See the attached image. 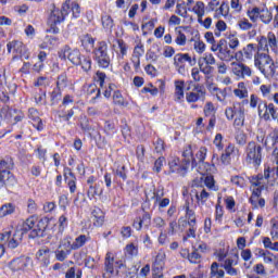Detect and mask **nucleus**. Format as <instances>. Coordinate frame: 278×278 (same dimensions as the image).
Listing matches in <instances>:
<instances>
[{"label": "nucleus", "instance_id": "nucleus-8", "mask_svg": "<svg viewBox=\"0 0 278 278\" xmlns=\"http://www.w3.org/2000/svg\"><path fill=\"white\" fill-rule=\"evenodd\" d=\"M214 64H216V58L212 53H204L198 60V66L203 75H212L214 73Z\"/></svg>", "mask_w": 278, "mask_h": 278}, {"label": "nucleus", "instance_id": "nucleus-30", "mask_svg": "<svg viewBox=\"0 0 278 278\" xmlns=\"http://www.w3.org/2000/svg\"><path fill=\"white\" fill-rule=\"evenodd\" d=\"M182 162H185L188 166H190V162L192 166H197V159L192 157V146H188L185 148L182 152Z\"/></svg>", "mask_w": 278, "mask_h": 278}, {"label": "nucleus", "instance_id": "nucleus-53", "mask_svg": "<svg viewBox=\"0 0 278 278\" xmlns=\"http://www.w3.org/2000/svg\"><path fill=\"white\" fill-rule=\"evenodd\" d=\"M83 271L80 268L71 267L65 273V278H81Z\"/></svg>", "mask_w": 278, "mask_h": 278}, {"label": "nucleus", "instance_id": "nucleus-38", "mask_svg": "<svg viewBox=\"0 0 278 278\" xmlns=\"http://www.w3.org/2000/svg\"><path fill=\"white\" fill-rule=\"evenodd\" d=\"M70 175V179H67V186L70 188V192L71 194H75V192L77 191V177H75V174H73V172L71 169H66Z\"/></svg>", "mask_w": 278, "mask_h": 278}, {"label": "nucleus", "instance_id": "nucleus-24", "mask_svg": "<svg viewBox=\"0 0 278 278\" xmlns=\"http://www.w3.org/2000/svg\"><path fill=\"white\" fill-rule=\"evenodd\" d=\"M74 66H80L84 73H90V71H92V59L81 54L78 63H76Z\"/></svg>", "mask_w": 278, "mask_h": 278}, {"label": "nucleus", "instance_id": "nucleus-28", "mask_svg": "<svg viewBox=\"0 0 278 278\" xmlns=\"http://www.w3.org/2000/svg\"><path fill=\"white\" fill-rule=\"evenodd\" d=\"M217 58L224 62H231L233 60V52L227 48V46H222L220 50L217 53Z\"/></svg>", "mask_w": 278, "mask_h": 278}, {"label": "nucleus", "instance_id": "nucleus-11", "mask_svg": "<svg viewBox=\"0 0 278 278\" xmlns=\"http://www.w3.org/2000/svg\"><path fill=\"white\" fill-rule=\"evenodd\" d=\"M231 71L238 79H245V77H251V75H253V70L241 62H232Z\"/></svg>", "mask_w": 278, "mask_h": 278}, {"label": "nucleus", "instance_id": "nucleus-56", "mask_svg": "<svg viewBox=\"0 0 278 278\" xmlns=\"http://www.w3.org/2000/svg\"><path fill=\"white\" fill-rule=\"evenodd\" d=\"M250 21H252V23H257V20L260 18V14H261V10L260 8H253L252 10H248L247 12Z\"/></svg>", "mask_w": 278, "mask_h": 278}, {"label": "nucleus", "instance_id": "nucleus-33", "mask_svg": "<svg viewBox=\"0 0 278 278\" xmlns=\"http://www.w3.org/2000/svg\"><path fill=\"white\" fill-rule=\"evenodd\" d=\"M87 242H90V237L86 235H79L72 243L73 251L81 249V247H85Z\"/></svg>", "mask_w": 278, "mask_h": 278}, {"label": "nucleus", "instance_id": "nucleus-44", "mask_svg": "<svg viewBox=\"0 0 278 278\" xmlns=\"http://www.w3.org/2000/svg\"><path fill=\"white\" fill-rule=\"evenodd\" d=\"M258 18H261L262 23H265V25H268L270 21H273V13L268 11V9H263L261 10Z\"/></svg>", "mask_w": 278, "mask_h": 278}, {"label": "nucleus", "instance_id": "nucleus-12", "mask_svg": "<svg viewBox=\"0 0 278 278\" xmlns=\"http://www.w3.org/2000/svg\"><path fill=\"white\" fill-rule=\"evenodd\" d=\"M187 103H197V101H205V89L201 85H195L193 90L186 93Z\"/></svg>", "mask_w": 278, "mask_h": 278}, {"label": "nucleus", "instance_id": "nucleus-42", "mask_svg": "<svg viewBox=\"0 0 278 278\" xmlns=\"http://www.w3.org/2000/svg\"><path fill=\"white\" fill-rule=\"evenodd\" d=\"M58 249H61V251H65L66 253H71V251H73V243H71V237H65L63 240H61Z\"/></svg>", "mask_w": 278, "mask_h": 278}, {"label": "nucleus", "instance_id": "nucleus-58", "mask_svg": "<svg viewBox=\"0 0 278 278\" xmlns=\"http://www.w3.org/2000/svg\"><path fill=\"white\" fill-rule=\"evenodd\" d=\"M267 45L273 51H277V37L275 36V33L267 34Z\"/></svg>", "mask_w": 278, "mask_h": 278}, {"label": "nucleus", "instance_id": "nucleus-9", "mask_svg": "<svg viewBox=\"0 0 278 278\" xmlns=\"http://www.w3.org/2000/svg\"><path fill=\"white\" fill-rule=\"evenodd\" d=\"M59 58H60V60H68L75 66L76 64H79V59L81 58V52L77 48L72 49V48H70V46H64L59 51Z\"/></svg>", "mask_w": 278, "mask_h": 278}, {"label": "nucleus", "instance_id": "nucleus-43", "mask_svg": "<svg viewBox=\"0 0 278 278\" xmlns=\"http://www.w3.org/2000/svg\"><path fill=\"white\" fill-rule=\"evenodd\" d=\"M237 27H239L241 31H250V29H253V24H251L247 17H242L237 22Z\"/></svg>", "mask_w": 278, "mask_h": 278}, {"label": "nucleus", "instance_id": "nucleus-55", "mask_svg": "<svg viewBox=\"0 0 278 278\" xmlns=\"http://www.w3.org/2000/svg\"><path fill=\"white\" fill-rule=\"evenodd\" d=\"M15 110L10 109V106L5 105L0 110V116L1 119L3 121V118H7L8 121H10V118H12L13 114L15 113Z\"/></svg>", "mask_w": 278, "mask_h": 278}, {"label": "nucleus", "instance_id": "nucleus-41", "mask_svg": "<svg viewBox=\"0 0 278 278\" xmlns=\"http://www.w3.org/2000/svg\"><path fill=\"white\" fill-rule=\"evenodd\" d=\"M102 26L105 29V31H112L114 28V20L112 16L104 14L102 15Z\"/></svg>", "mask_w": 278, "mask_h": 278}, {"label": "nucleus", "instance_id": "nucleus-31", "mask_svg": "<svg viewBox=\"0 0 278 278\" xmlns=\"http://www.w3.org/2000/svg\"><path fill=\"white\" fill-rule=\"evenodd\" d=\"M116 45L118 49V51L116 52L117 60L118 62H122L125 60V55H127V49H129V47L122 39H117Z\"/></svg>", "mask_w": 278, "mask_h": 278}, {"label": "nucleus", "instance_id": "nucleus-48", "mask_svg": "<svg viewBox=\"0 0 278 278\" xmlns=\"http://www.w3.org/2000/svg\"><path fill=\"white\" fill-rule=\"evenodd\" d=\"M186 218L188 219V225H197V215L190 208V204H186Z\"/></svg>", "mask_w": 278, "mask_h": 278}, {"label": "nucleus", "instance_id": "nucleus-17", "mask_svg": "<svg viewBox=\"0 0 278 278\" xmlns=\"http://www.w3.org/2000/svg\"><path fill=\"white\" fill-rule=\"evenodd\" d=\"M8 53H12L13 58H23L25 45L21 41H11L7 45Z\"/></svg>", "mask_w": 278, "mask_h": 278}, {"label": "nucleus", "instance_id": "nucleus-20", "mask_svg": "<svg viewBox=\"0 0 278 278\" xmlns=\"http://www.w3.org/2000/svg\"><path fill=\"white\" fill-rule=\"evenodd\" d=\"M174 86H175L174 101H176V103H181L185 97L184 87L186 86V81L175 80Z\"/></svg>", "mask_w": 278, "mask_h": 278}, {"label": "nucleus", "instance_id": "nucleus-14", "mask_svg": "<svg viewBox=\"0 0 278 278\" xmlns=\"http://www.w3.org/2000/svg\"><path fill=\"white\" fill-rule=\"evenodd\" d=\"M30 262H31V258H29L27 256H21L17 258H13L9 263V268L13 273H18V270H24L26 267H28Z\"/></svg>", "mask_w": 278, "mask_h": 278}, {"label": "nucleus", "instance_id": "nucleus-63", "mask_svg": "<svg viewBox=\"0 0 278 278\" xmlns=\"http://www.w3.org/2000/svg\"><path fill=\"white\" fill-rule=\"evenodd\" d=\"M204 114L205 116H214V114H216V109L214 108V103L207 102L204 105Z\"/></svg>", "mask_w": 278, "mask_h": 278}, {"label": "nucleus", "instance_id": "nucleus-23", "mask_svg": "<svg viewBox=\"0 0 278 278\" xmlns=\"http://www.w3.org/2000/svg\"><path fill=\"white\" fill-rule=\"evenodd\" d=\"M53 252L49 248L40 249L37 252V258L41 262L42 266H49L51 264V255Z\"/></svg>", "mask_w": 278, "mask_h": 278}, {"label": "nucleus", "instance_id": "nucleus-10", "mask_svg": "<svg viewBox=\"0 0 278 278\" xmlns=\"http://www.w3.org/2000/svg\"><path fill=\"white\" fill-rule=\"evenodd\" d=\"M66 14H68V7L64 5L62 10L52 5L51 13L48 20L49 25H60V23H64V18H66Z\"/></svg>", "mask_w": 278, "mask_h": 278}, {"label": "nucleus", "instance_id": "nucleus-34", "mask_svg": "<svg viewBox=\"0 0 278 278\" xmlns=\"http://www.w3.org/2000/svg\"><path fill=\"white\" fill-rule=\"evenodd\" d=\"M208 278H225V271L220 268L218 263H212Z\"/></svg>", "mask_w": 278, "mask_h": 278}, {"label": "nucleus", "instance_id": "nucleus-50", "mask_svg": "<svg viewBox=\"0 0 278 278\" xmlns=\"http://www.w3.org/2000/svg\"><path fill=\"white\" fill-rule=\"evenodd\" d=\"M229 14V4L223 2L219 4L217 11L215 12V18H220V16H227Z\"/></svg>", "mask_w": 278, "mask_h": 278}, {"label": "nucleus", "instance_id": "nucleus-27", "mask_svg": "<svg viewBox=\"0 0 278 278\" xmlns=\"http://www.w3.org/2000/svg\"><path fill=\"white\" fill-rule=\"evenodd\" d=\"M262 118H264V121H277L278 118V112L277 109L275 108L274 103H269L267 104V109L266 111L263 113Z\"/></svg>", "mask_w": 278, "mask_h": 278}, {"label": "nucleus", "instance_id": "nucleus-61", "mask_svg": "<svg viewBox=\"0 0 278 278\" xmlns=\"http://www.w3.org/2000/svg\"><path fill=\"white\" fill-rule=\"evenodd\" d=\"M54 254H55V258L58 260V262H64V260H66L68 257V255H71V253H68L64 250H61L60 248H58L54 251Z\"/></svg>", "mask_w": 278, "mask_h": 278}, {"label": "nucleus", "instance_id": "nucleus-19", "mask_svg": "<svg viewBox=\"0 0 278 278\" xmlns=\"http://www.w3.org/2000/svg\"><path fill=\"white\" fill-rule=\"evenodd\" d=\"M28 118L33 121V127L37 129V131H42L45 129V124L42 123V119H40L38 110L36 109H29L28 110Z\"/></svg>", "mask_w": 278, "mask_h": 278}, {"label": "nucleus", "instance_id": "nucleus-49", "mask_svg": "<svg viewBox=\"0 0 278 278\" xmlns=\"http://www.w3.org/2000/svg\"><path fill=\"white\" fill-rule=\"evenodd\" d=\"M266 51L268 53V39L264 36L257 37V53Z\"/></svg>", "mask_w": 278, "mask_h": 278}, {"label": "nucleus", "instance_id": "nucleus-52", "mask_svg": "<svg viewBox=\"0 0 278 278\" xmlns=\"http://www.w3.org/2000/svg\"><path fill=\"white\" fill-rule=\"evenodd\" d=\"M192 12H194L197 16H205V3H203V1H198L192 8Z\"/></svg>", "mask_w": 278, "mask_h": 278}, {"label": "nucleus", "instance_id": "nucleus-60", "mask_svg": "<svg viewBox=\"0 0 278 278\" xmlns=\"http://www.w3.org/2000/svg\"><path fill=\"white\" fill-rule=\"evenodd\" d=\"M115 177H119L123 181L127 180V168L125 166H118L114 172Z\"/></svg>", "mask_w": 278, "mask_h": 278}, {"label": "nucleus", "instance_id": "nucleus-15", "mask_svg": "<svg viewBox=\"0 0 278 278\" xmlns=\"http://www.w3.org/2000/svg\"><path fill=\"white\" fill-rule=\"evenodd\" d=\"M238 266V261L233 258H226L222 264L220 268H224V270L230 276V277H238L240 275V269L233 267Z\"/></svg>", "mask_w": 278, "mask_h": 278}, {"label": "nucleus", "instance_id": "nucleus-51", "mask_svg": "<svg viewBox=\"0 0 278 278\" xmlns=\"http://www.w3.org/2000/svg\"><path fill=\"white\" fill-rule=\"evenodd\" d=\"M101 194H103V189L100 190L99 192V185H90L89 186V190L87 192V197L89 199H94V197L99 195L101 197Z\"/></svg>", "mask_w": 278, "mask_h": 278}, {"label": "nucleus", "instance_id": "nucleus-62", "mask_svg": "<svg viewBox=\"0 0 278 278\" xmlns=\"http://www.w3.org/2000/svg\"><path fill=\"white\" fill-rule=\"evenodd\" d=\"M277 261V256L273 254L270 251L266 250L265 255L263 256V262L265 264H274Z\"/></svg>", "mask_w": 278, "mask_h": 278}, {"label": "nucleus", "instance_id": "nucleus-2", "mask_svg": "<svg viewBox=\"0 0 278 278\" xmlns=\"http://www.w3.org/2000/svg\"><path fill=\"white\" fill-rule=\"evenodd\" d=\"M254 66L258 68L264 77L268 78L275 76V61L268 53L257 52L254 55Z\"/></svg>", "mask_w": 278, "mask_h": 278}, {"label": "nucleus", "instance_id": "nucleus-22", "mask_svg": "<svg viewBox=\"0 0 278 278\" xmlns=\"http://www.w3.org/2000/svg\"><path fill=\"white\" fill-rule=\"evenodd\" d=\"M142 55H144V46L139 43L135 47L131 58L135 68H140V58H142Z\"/></svg>", "mask_w": 278, "mask_h": 278}, {"label": "nucleus", "instance_id": "nucleus-47", "mask_svg": "<svg viewBox=\"0 0 278 278\" xmlns=\"http://www.w3.org/2000/svg\"><path fill=\"white\" fill-rule=\"evenodd\" d=\"M188 11L190 12L191 9L186 7V2L177 3L176 14H178V16L186 18V16H188Z\"/></svg>", "mask_w": 278, "mask_h": 278}, {"label": "nucleus", "instance_id": "nucleus-13", "mask_svg": "<svg viewBox=\"0 0 278 278\" xmlns=\"http://www.w3.org/2000/svg\"><path fill=\"white\" fill-rule=\"evenodd\" d=\"M188 168H190V165L186 164L184 161L181 162L179 157H173L169 161L170 173H177V175H180L181 177H184Z\"/></svg>", "mask_w": 278, "mask_h": 278}, {"label": "nucleus", "instance_id": "nucleus-7", "mask_svg": "<svg viewBox=\"0 0 278 278\" xmlns=\"http://www.w3.org/2000/svg\"><path fill=\"white\" fill-rule=\"evenodd\" d=\"M186 62L191 66H194V64H197V59H192L188 53H177L174 55V66L179 75L186 73Z\"/></svg>", "mask_w": 278, "mask_h": 278}, {"label": "nucleus", "instance_id": "nucleus-6", "mask_svg": "<svg viewBox=\"0 0 278 278\" xmlns=\"http://www.w3.org/2000/svg\"><path fill=\"white\" fill-rule=\"evenodd\" d=\"M23 230L4 231L0 233V242H7L8 249H16L23 242Z\"/></svg>", "mask_w": 278, "mask_h": 278}, {"label": "nucleus", "instance_id": "nucleus-5", "mask_svg": "<svg viewBox=\"0 0 278 278\" xmlns=\"http://www.w3.org/2000/svg\"><path fill=\"white\" fill-rule=\"evenodd\" d=\"M93 60L97 61L100 68H108L110 66V54L108 53V43L100 41L96 49H93Z\"/></svg>", "mask_w": 278, "mask_h": 278}, {"label": "nucleus", "instance_id": "nucleus-18", "mask_svg": "<svg viewBox=\"0 0 278 278\" xmlns=\"http://www.w3.org/2000/svg\"><path fill=\"white\" fill-rule=\"evenodd\" d=\"M16 184V178L10 170L0 169V189L5 188V186H14Z\"/></svg>", "mask_w": 278, "mask_h": 278}, {"label": "nucleus", "instance_id": "nucleus-4", "mask_svg": "<svg viewBox=\"0 0 278 278\" xmlns=\"http://www.w3.org/2000/svg\"><path fill=\"white\" fill-rule=\"evenodd\" d=\"M122 268H125L123 261L114 260V254L108 252L104 258V273L110 275L108 278H113L119 275Z\"/></svg>", "mask_w": 278, "mask_h": 278}, {"label": "nucleus", "instance_id": "nucleus-54", "mask_svg": "<svg viewBox=\"0 0 278 278\" xmlns=\"http://www.w3.org/2000/svg\"><path fill=\"white\" fill-rule=\"evenodd\" d=\"M243 51V58L247 60H252L253 59V52L255 51V45L254 43H249L247 47L242 49Z\"/></svg>", "mask_w": 278, "mask_h": 278}, {"label": "nucleus", "instance_id": "nucleus-46", "mask_svg": "<svg viewBox=\"0 0 278 278\" xmlns=\"http://www.w3.org/2000/svg\"><path fill=\"white\" fill-rule=\"evenodd\" d=\"M164 257H166V254L164 252H159L155 256L153 267L156 268V270H162V267L164 266Z\"/></svg>", "mask_w": 278, "mask_h": 278}, {"label": "nucleus", "instance_id": "nucleus-36", "mask_svg": "<svg viewBox=\"0 0 278 278\" xmlns=\"http://www.w3.org/2000/svg\"><path fill=\"white\" fill-rule=\"evenodd\" d=\"M71 81H68V76L66 73H62L56 78V88L59 90H64L65 88H68Z\"/></svg>", "mask_w": 278, "mask_h": 278}, {"label": "nucleus", "instance_id": "nucleus-29", "mask_svg": "<svg viewBox=\"0 0 278 278\" xmlns=\"http://www.w3.org/2000/svg\"><path fill=\"white\" fill-rule=\"evenodd\" d=\"M91 214H92L93 218H96L93 225L96 227L103 226V223L105 220V215H104L103 211L101 208H99V207H94L92 210Z\"/></svg>", "mask_w": 278, "mask_h": 278}, {"label": "nucleus", "instance_id": "nucleus-57", "mask_svg": "<svg viewBox=\"0 0 278 278\" xmlns=\"http://www.w3.org/2000/svg\"><path fill=\"white\" fill-rule=\"evenodd\" d=\"M273 90V87L270 85H261L260 91L262 92V96L264 99H268V101L273 100V96H270V91Z\"/></svg>", "mask_w": 278, "mask_h": 278}, {"label": "nucleus", "instance_id": "nucleus-40", "mask_svg": "<svg viewBox=\"0 0 278 278\" xmlns=\"http://www.w3.org/2000/svg\"><path fill=\"white\" fill-rule=\"evenodd\" d=\"M14 168V161L12 157L7 156L0 160V170H12Z\"/></svg>", "mask_w": 278, "mask_h": 278}, {"label": "nucleus", "instance_id": "nucleus-59", "mask_svg": "<svg viewBox=\"0 0 278 278\" xmlns=\"http://www.w3.org/2000/svg\"><path fill=\"white\" fill-rule=\"evenodd\" d=\"M207 148H200V150L195 154L197 164H203V162H205Z\"/></svg>", "mask_w": 278, "mask_h": 278}, {"label": "nucleus", "instance_id": "nucleus-37", "mask_svg": "<svg viewBox=\"0 0 278 278\" xmlns=\"http://www.w3.org/2000/svg\"><path fill=\"white\" fill-rule=\"evenodd\" d=\"M16 212V206L12 203L4 204L0 206V218H5V216H10Z\"/></svg>", "mask_w": 278, "mask_h": 278}, {"label": "nucleus", "instance_id": "nucleus-16", "mask_svg": "<svg viewBox=\"0 0 278 278\" xmlns=\"http://www.w3.org/2000/svg\"><path fill=\"white\" fill-rule=\"evenodd\" d=\"M142 225L144 229H149V227H151V215L147 212L141 217H136L132 222V227L136 231H141Z\"/></svg>", "mask_w": 278, "mask_h": 278}, {"label": "nucleus", "instance_id": "nucleus-32", "mask_svg": "<svg viewBox=\"0 0 278 278\" xmlns=\"http://www.w3.org/2000/svg\"><path fill=\"white\" fill-rule=\"evenodd\" d=\"M233 151H236V146L228 144V147L225 150V153H223L220 156L222 164H224L225 166L229 165V163L231 162V153H233Z\"/></svg>", "mask_w": 278, "mask_h": 278}, {"label": "nucleus", "instance_id": "nucleus-26", "mask_svg": "<svg viewBox=\"0 0 278 278\" xmlns=\"http://www.w3.org/2000/svg\"><path fill=\"white\" fill-rule=\"evenodd\" d=\"M80 42L81 47L87 51V53H90L92 49H94V38H92L91 35L85 34L80 36Z\"/></svg>", "mask_w": 278, "mask_h": 278}, {"label": "nucleus", "instance_id": "nucleus-39", "mask_svg": "<svg viewBox=\"0 0 278 278\" xmlns=\"http://www.w3.org/2000/svg\"><path fill=\"white\" fill-rule=\"evenodd\" d=\"M113 102L115 105H119L122 108H127V105H129V102L125 101L123 93H121L118 90L114 91L113 93Z\"/></svg>", "mask_w": 278, "mask_h": 278}, {"label": "nucleus", "instance_id": "nucleus-1", "mask_svg": "<svg viewBox=\"0 0 278 278\" xmlns=\"http://www.w3.org/2000/svg\"><path fill=\"white\" fill-rule=\"evenodd\" d=\"M47 227H49V218L38 219V216L31 215L23 223L22 229L18 230L23 231L24 236L30 231L29 238H45Z\"/></svg>", "mask_w": 278, "mask_h": 278}, {"label": "nucleus", "instance_id": "nucleus-3", "mask_svg": "<svg viewBox=\"0 0 278 278\" xmlns=\"http://www.w3.org/2000/svg\"><path fill=\"white\" fill-rule=\"evenodd\" d=\"M262 146L255 141H250L245 147V162L253 164V166H260L262 164Z\"/></svg>", "mask_w": 278, "mask_h": 278}, {"label": "nucleus", "instance_id": "nucleus-21", "mask_svg": "<svg viewBox=\"0 0 278 278\" xmlns=\"http://www.w3.org/2000/svg\"><path fill=\"white\" fill-rule=\"evenodd\" d=\"M235 112V127H244V106L240 103H236Z\"/></svg>", "mask_w": 278, "mask_h": 278}, {"label": "nucleus", "instance_id": "nucleus-45", "mask_svg": "<svg viewBox=\"0 0 278 278\" xmlns=\"http://www.w3.org/2000/svg\"><path fill=\"white\" fill-rule=\"evenodd\" d=\"M232 186H236L237 188H245L247 187V179L242 176H231L230 179Z\"/></svg>", "mask_w": 278, "mask_h": 278}, {"label": "nucleus", "instance_id": "nucleus-64", "mask_svg": "<svg viewBox=\"0 0 278 278\" xmlns=\"http://www.w3.org/2000/svg\"><path fill=\"white\" fill-rule=\"evenodd\" d=\"M236 142L237 144L244 147V144H247V134L243 131H238L236 135Z\"/></svg>", "mask_w": 278, "mask_h": 278}, {"label": "nucleus", "instance_id": "nucleus-25", "mask_svg": "<svg viewBox=\"0 0 278 278\" xmlns=\"http://www.w3.org/2000/svg\"><path fill=\"white\" fill-rule=\"evenodd\" d=\"M147 201H154V205H157V201L164 199V187L160 186L153 190V192L146 193Z\"/></svg>", "mask_w": 278, "mask_h": 278}, {"label": "nucleus", "instance_id": "nucleus-35", "mask_svg": "<svg viewBox=\"0 0 278 278\" xmlns=\"http://www.w3.org/2000/svg\"><path fill=\"white\" fill-rule=\"evenodd\" d=\"M235 97L238 99H247L249 98V89H247V85L244 83H239L237 88L233 90Z\"/></svg>", "mask_w": 278, "mask_h": 278}]
</instances>
